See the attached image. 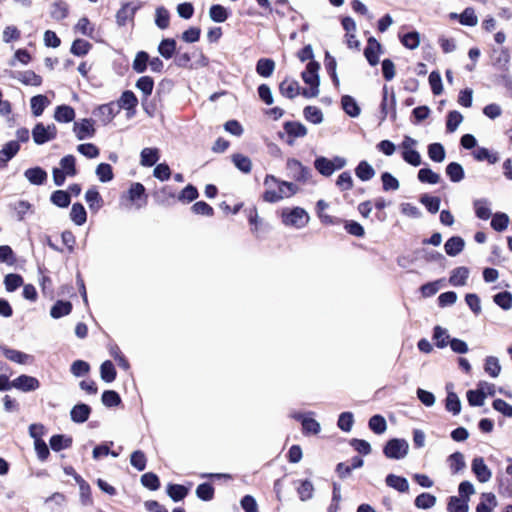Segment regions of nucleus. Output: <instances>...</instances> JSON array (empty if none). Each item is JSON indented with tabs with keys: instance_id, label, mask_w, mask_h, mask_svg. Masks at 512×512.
Masks as SVG:
<instances>
[{
	"instance_id": "f257e3e1",
	"label": "nucleus",
	"mask_w": 512,
	"mask_h": 512,
	"mask_svg": "<svg viewBox=\"0 0 512 512\" xmlns=\"http://www.w3.org/2000/svg\"><path fill=\"white\" fill-rule=\"evenodd\" d=\"M264 185L268 187L262 198L265 202L276 203L284 197H290L299 192V187L290 181L279 180L274 175H266Z\"/></svg>"
},
{
	"instance_id": "f03ea898",
	"label": "nucleus",
	"mask_w": 512,
	"mask_h": 512,
	"mask_svg": "<svg viewBox=\"0 0 512 512\" xmlns=\"http://www.w3.org/2000/svg\"><path fill=\"white\" fill-rule=\"evenodd\" d=\"M287 176L295 182L307 184L312 178V170L295 158L286 161Z\"/></svg>"
},
{
	"instance_id": "7ed1b4c3",
	"label": "nucleus",
	"mask_w": 512,
	"mask_h": 512,
	"mask_svg": "<svg viewBox=\"0 0 512 512\" xmlns=\"http://www.w3.org/2000/svg\"><path fill=\"white\" fill-rule=\"evenodd\" d=\"M417 145L418 142L416 139L410 136H404L403 141L399 146L403 160L414 167L421 165L422 162L421 155L416 150Z\"/></svg>"
},
{
	"instance_id": "20e7f679",
	"label": "nucleus",
	"mask_w": 512,
	"mask_h": 512,
	"mask_svg": "<svg viewBox=\"0 0 512 512\" xmlns=\"http://www.w3.org/2000/svg\"><path fill=\"white\" fill-rule=\"evenodd\" d=\"M309 220L308 213L301 207H294L292 209H283L282 222L286 226L295 228H303Z\"/></svg>"
},
{
	"instance_id": "39448f33",
	"label": "nucleus",
	"mask_w": 512,
	"mask_h": 512,
	"mask_svg": "<svg viewBox=\"0 0 512 512\" xmlns=\"http://www.w3.org/2000/svg\"><path fill=\"white\" fill-rule=\"evenodd\" d=\"M31 135L36 145H43L56 138L57 128L54 124L44 125L42 122H38L33 127Z\"/></svg>"
},
{
	"instance_id": "423d86ee",
	"label": "nucleus",
	"mask_w": 512,
	"mask_h": 512,
	"mask_svg": "<svg viewBox=\"0 0 512 512\" xmlns=\"http://www.w3.org/2000/svg\"><path fill=\"white\" fill-rule=\"evenodd\" d=\"M409 451V444L404 439H391L384 446L383 453L389 459H403Z\"/></svg>"
},
{
	"instance_id": "0eeeda50",
	"label": "nucleus",
	"mask_w": 512,
	"mask_h": 512,
	"mask_svg": "<svg viewBox=\"0 0 512 512\" xmlns=\"http://www.w3.org/2000/svg\"><path fill=\"white\" fill-rule=\"evenodd\" d=\"M94 123L92 118H83L75 121L73 124V132L76 138L80 141L93 138L96 133Z\"/></svg>"
},
{
	"instance_id": "6e6552de",
	"label": "nucleus",
	"mask_w": 512,
	"mask_h": 512,
	"mask_svg": "<svg viewBox=\"0 0 512 512\" xmlns=\"http://www.w3.org/2000/svg\"><path fill=\"white\" fill-rule=\"evenodd\" d=\"M118 113L119 106H117L115 102L102 104L93 111V115L97 117L104 125L110 123Z\"/></svg>"
},
{
	"instance_id": "1a4fd4ad",
	"label": "nucleus",
	"mask_w": 512,
	"mask_h": 512,
	"mask_svg": "<svg viewBox=\"0 0 512 512\" xmlns=\"http://www.w3.org/2000/svg\"><path fill=\"white\" fill-rule=\"evenodd\" d=\"M283 128L285 133L288 135L286 142L290 146L294 144L295 138L304 137L307 135V128L298 121H286L283 124Z\"/></svg>"
},
{
	"instance_id": "9d476101",
	"label": "nucleus",
	"mask_w": 512,
	"mask_h": 512,
	"mask_svg": "<svg viewBox=\"0 0 512 512\" xmlns=\"http://www.w3.org/2000/svg\"><path fill=\"white\" fill-rule=\"evenodd\" d=\"M471 469L477 480L481 483H486L492 478V472L482 457H475L472 460Z\"/></svg>"
},
{
	"instance_id": "9b49d317",
	"label": "nucleus",
	"mask_w": 512,
	"mask_h": 512,
	"mask_svg": "<svg viewBox=\"0 0 512 512\" xmlns=\"http://www.w3.org/2000/svg\"><path fill=\"white\" fill-rule=\"evenodd\" d=\"M9 73V75L19 80L24 85H31V86H40L42 84V78L40 75L36 74L34 71L27 70V71H6Z\"/></svg>"
},
{
	"instance_id": "f8f14e48",
	"label": "nucleus",
	"mask_w": 512,
	"mask_h": 512,
	"mask_svg": "<svg viewBox=\"0 0 512 512\" xmlns=\"http://www.w3.org/2000/svg\"><path fill=\"white\" fill-rule=\"evenodd\" d=\"M40 386L39 380L33 376L22 374L13 380V387L23 391L31 392L38 389Z\"/></svg>"
},
{
	"instance_id": "ddd939ff",
	"label": "nucleus",
	"mask_w": 512,
	"mask_h": 512,
	"mask_svg": "<svg viewBox=\"0 0 512 512\" xmlns=\"http://www.w3.org/2000/svg\"><path fill=\"white\" fill-rule=\"evenodd\" d=\"M19 150L18 141L11 140L3 145L0 150V170L7 166V163L17 155Z\"/></svg>"
},
{
	"instance_id": "4468645a",
	"label": "nucleus",
	"mask_w": 512,
	"mask_h": 512,
	"mask_svg": "<svg viewBox=\"0 0 512 512\" xmlns=\"http://www.w3.org/2000/svg\"><path fill=\"white\" fill-rule=\"evenodd\" d=\"M320 65L316 61H309L306 69L302 72L301 76L303 81L309 86H319V71Z\"/></svg>"
},
{
	"instance_id": "2eb2a0df",
	"label": "nucleus",
	"mask_w": 512,
	"mask_h": 512,
	"mask_svg": "<svg viewBox=\"0 0 512 512\" xmlns=\"http://www.w3.org/2000/svg\"><path fill=\"white\" fill-rule=\"evenodd\" d=\"M91 407L85 403H77L70 410V418L74 423L86 422L91 414Z\"/></svg>"
},
{
	"instance_id": "dca6fc26",
	"label": "nucleus",
	"mask_w": 512,
	"mask_h": 512,
	"mask_svg": "<svg viewBox=\"0 0 512 512\" xmlns=\"http://www.w3.org/2000/svg\"><path fill=\"white\" fill-rule=\"evenodd\" d=\"M115 104L119 106V111L121 109H125L128 112L132 111V114H134L135 108L138 105V99L132 91L126 90L121 94L120 98Z\"/></svg>"
},
{
	"instance_id": "f3484780",
	"label": "nucleus",
	"mask_w": 512,
	"mask_h": 512,
	"mask_svg": "<svg viewBox=\"0 0 512 512\" xmlns=\"http://www.w3.org/2000/svg\"><path fill=\"white\" fill-rule=\"evenodd\" d=\"M24 176L32 185H43L48 177L47 172L39 166L28 168Z\"/></svg>"
},
{
	"instance_id": "a211bd4d",
	"label": "nucleus",
	"mask_w": 512,
	"mask_h": 512,
	"mask_svg": "<svg viewBox=\"0 0 512 512\" xmlns=\"http://www.w3.org/2000/svg\"><path fill=\"white\" fill-rule=\"evenodd\" d=\"M138 6H132L131 3H124L116 13V22L118 26H125L129 20H133Z\"/></svg>"
},
{
	"instance_id": "6ab92c4d",
	"label": "nucleus",
	"mask_w": 512,
	"mask_h": 512,
	"mask_svg": "<svg viewBox=\"0 0 512 512\" xmlns=\"http://www.w3.org/2000/svg\"><path fill=\"white\" fill-rule=\"evenodd\" d=\"M279 91L282 96L294 99L300 93V86L296 80L285 79L279 84Z\"/></svg>"
},
{
	"instance_id": "aec40b11",
	"label": "nucleus",
	"mask_w": 512,
	"mask_h": 512,
	"mask_svg": "<svg viewBox=\"0 0 512 512\" xmlns=\"http://www.w3.org/2000/svg\"><path fill=\"white\" fill-rule=\"evenodd\" d=\"M381 52V45L376 39L370 38L364 50V55L371 65H376L379 62V55Z\"/></svg>"
},
{
	"instance_id": "412c9836",
	"label": "nucleus",
	"mask_w": 512,
	"mask_h": 512,
	"mask_svg": "<svg viewBox=\"0 0 512 512\" xmlns=\"http://www.w3.org/2000/svg\"><path fill=\"white\" fill-rule=\"evenodd\" d=\"M75 118V110L73 107L62 104L55 108L54 119L60 123H69Z\"/></svg>"
},
{
	"instance_id": "4be33fe9",
	"label": "nucleus",
	"mask_w": 512,
	"mask_h": 512,
	"mask_svg": "<svg viewBox=\"0 0 512 512\" xmlns=\"http://www.w3.org/2000/svg\"><path fill=\"white\" fill-rule=\"evenodd\" d=\"M158 53L165 59H171L177 51V43L174 38H164L158 45Z\"/></svg>"
},
{
	"instance_id": "5701e85b",
	"label": "nucleus",
	"mask_w": 512,
	"mask_h": 512,
	"mask_svg": "<svg viewBox=\"0 0 512 512\" xmlns=\"http://www.w3.org/2000/svg\"><path fill=\"white\" fill-rule=\"evenodd\" d=\"M160 158L158 148H144L140 153V164L144 167L154 166Z\"/></svg>"
},
{
	"instance_id": "b1692460",
	"label": "nucleus",
	"mask_w": 512,
	"mask_h": 512,
	"mask_svg": "<svg viewBox=\"0 0 512 512\" xmlns=\"http://www.w3.org/2000/svg\"><path fill=\"white\" fill-rule=\"evenodd\" d=\"M0 350L8 360L18 364H25L31 358L30 355L22 351L12 349L6 346H0Z\"/></svg>"
},
{
	"instance_id": "393cba45",
	"label": "nucleus",
	"mask_w": 512,
	"mask_h": 512,
	"mask_svg": "<svg viewBox=\"0 0 512 512\" xmlns=\"http://www.w3.org/2000/svg\"><path fill=\"white\" fill-rule=\"evenodd\" d=\"M50 104V101L49 99L47 98V96L45 95H42V94H39V95H36V96H33L31 99H30V107H31V111H32V114L35 116V117H39L43 114L45 108Z\"/></svg>"
},
{
	"instance_id": "a878e982",
	"label": "nucleus",
	"mask_w": 512,
	"mask_h": 512,
	"mask_svg": "<svg viewBox=\"0 0 512 512\" xmlns=\"http://www.w3.org/2000/svg\"><path fill=\"white\" fill-rule=\"evenodd\" d=\"M388 97H389L388 87L384 86L383 87V99H382V103H381V114H382L381 120H384L387 117L389 108H391L393 110V113H392L393 119L396 118V112L394 109L395 108V94L393 92L391 93L390 102H389Z\"/></svg>"
},
{
	"instance_id": "bb28decb",
	"label": "nucleus",
	"mask_w": 512,
	"mask_h": 512,
	"mask_svg": "<svg viewBox=\"0 0 512 512\" xmlns=\"http://www.w3.org/2000/svg\"><path fill=\"white\" fill-rule=\"evenodd\" d=\"M447 464L452 474L463 471L466 467L464 455L461 452H455L447 458Z\"/></svg>"
},
{
	"instance_id": "cd10ccee",
	"label": "nucleus",
	"mask_w": 512,
	"mask_h": 512,
	"mask_svg": "<svg viewBox=\"0 0 512 512\" xmlns=\"http://www.w3.org/2000/svg\"><path fill=\"white\" fill-rule=\"evenodd\" d=\"M275 69V62L271 58H260L256 63V72L264 78L270 77Z\"/></svg>"
},
{
	"instance_id": "c85d7f7f",
	"label": "nucleus",
	"mask_w": 512,
	"mask_h": 512,
	"mask_svg": "<svg viewBox=\"0 0 512 512\" xmlns=\"http://www.w3.org/2000/svg\"><path fill=\"white\" fill-rule=\"evenodd\" d=\"M464 246V240L459 236H454L446 241L444 249L449 256L454 257L464 249Z\"/></svg>"
},
{
	"instance_id": "c756f323",
	"label": "nucleus",
	"mask_w": 512,
	"mask_h": 512,
	"mask_svg": "<svg viewBox=\"0 0 512 512\" xmlns=\"http://www.w3.org/2000/svg\"><path fill=\"white\" fill-rule=\"evenodd\" d=\"M166 492L174 502H179L187 496L189 490L184 485L169 483Z\"/></svg>"
},
{
	"instance_id": "7c9ffc66",
	"label": "nucleus",
	"mask_w": 512,
	"mask_h": 512,
	"mask_svg": "<svg viewBox=\"0 0 512 512\" xmlns=\"http://www.w3.org/2000/svg\"><path fill=\"white\" fill-rule=\"evenodd\" d=\"M72 310V304L69 301L58 300L51 307L50 316L54 319H59L63 316L70 314Z\"/></svg>"
},
{
	"instance_id": "2f4dec72",
	"label": "nucleus",
	"mask_w": 512,
	"mask_h": 512,
	"mask_svg": "<svg viewBox=\"0 0 512 512\" xmlns=\"http://www.w3.org/2000/svg\"><path fill=\"white\" fill-rule=\"evenodd\" d=\"M70 218L77 226L85 224L87 221V212L82 203L76 202L72 205Z\"/></svg>"
},
{
	"instance_id": "473e14b6",
	"label": "nucleus",
	"mask_w": 512,
	"mask_h": 512,
	"mask_svg": "<svg viewBox=\"0 0 512 512\" xmlns=\"http://www.w3.org/2000/svg\"><path fill=\"white\" fill-rule=\"evenodd\" d=\"M433 339L438 348L443 349L450 345V335L446 328L441 326H435L433 330Z\"/></svg>"
},
{
	"instance_id": "72a5a7b5",
	"label": "nucleus",
	"mask_w": 512,
	"mask_h": 512,
	"mask_svg": "<svg viewBox=\"0 0 512 512\" xmlns=\"http://www.w3.org/2000/svg\"><path fill=\"white\" fill-rule=\"evenodd\" d=\"M50 201L59 208H67L71 203V196L68 191L56 190L50 195Z\"/></svg>"
},
{
	"instance_id": "f704fd0d",
	"label": "nucleus",
	"mask_w": 512,
	"mask_h": 512,
	"mask_svg": "<svg viewBox=\"0 0 512 512\" xmlns=\"http://www.w3.org/2000/svg\"><path fill=\"white\" fill-rule=\"evenodd\" d=\"M315 169L323 176L329 177L334 173L331 159L324 156H317L314 160Z\"/></svg>"
},
{
	"instance_id": "c9c22d12",
	"label": "nucleus",
	"mask_w": 512,
	"mask_h": 512,
	"mask_svg": "<svg viewBox=\"0 0 512 512\" xmlns=\"http://www.w3.org/2000/svg\"><path fill=\"white\" fill-rule=\"evenodd\" d=\"M50 447L53 451H61L72 445V438L63 434H56L50 438Z\"/></svg>"
},
{
	"instance_id": "e433bc0d",
	"label": "nucleus",
	"mask_w": 512,
	"mask_h": 512,
	"mask_svg": "<svg viewBox=\"0 0 512 512\" xmlns=\"http://www.w3.org/2000/svg\"><path fill=\"white\" fill-rule=\"evenodd\" d=\"M448 512H468L469 499L451 496L447 505Z\"/></svg>"
},
{
	"instance_id": "4c0bfd02",
	"label": "nucleus",
	"mask_w": 512,
	"mask_h": 512,
	"mask_svg": "<svg viewBox=\"0 0 512 512\" xmlns=\"http://www.w3.org/2000/svg\"><path fill=\"white\" fill-rule=\"evenodd\" d=\"M469 276V270L466 267H458L451 272L449 282L453 286H464Z\"/></svg>"
},
{
	"instance_id": "58836bf2",
	"label": "nucleus",
	"mask_w": 512,
	"mask_h": 512,
	"mask_svg": "<svg viewBox=\"0 0 512 512\" xmlns=\"http://www.w3.org/2000/svg\"><path fill=\"white\" fill-rule=\"evenodd\" d=\"M116 376L117 372L112 361H104L100 366L101 379L106 383H111L116 379Z\"/></svg>"
},
{
	"instance_id": "ea45409f",
	"label": "nucleus",
	"mask_w": 512,
	"mask_h": 512,
	"mask_svg": "<svg viewBox=\"0 0 512 512\" xmlns=\"http://www.w3.org/2000/svg\"><path fill=\"white\" fill-rule=\"evenodd\" d=\"M69 8L66 2L57 1L51 6L50 15L56 21H61L68 16Z\"/></svg>"
},
{
	"instance_id": "a19ab883",
	"label": "nucleus",
	"mask_w": 512,
	"mask_h": 512,
	"mask_svg": "<svg viewBox=\"0 0 512 512\" xmlns=\"http://www.w3.org/2000/svg\"><path fill=\"white\" fill-rule=\"evenodd\" d=\"M85 200L91 210H99L102 206L103 200L96 188H90L85 193Z\"/></svg>"
},
{
	"instance_id": "79ce46f5",
	"label": "nucleus",
	"mask_w": 512,
	"mask_h": 512,
	"mask_svg": "<svg viewBox=\"0 0 512 512\" xmlns=\"http://www.w3.org/2000/svg\"><path fill=\"white\" fill-rule=\"evenodd\" d=\"M357 177L362 181H369L375 176V170L367 161H361L355 169Z\"/></svg>"
},
{
	"instance_id": "37998d69",
	"label": "nucleus",
	"mask_w": 512,
	"mask_h": 512,
	"mask_svg": "<svg viewBox=\"0 0 512 512\" xmlns=\"http://www.w3.org/2000/svg\"><path fill=\"white\" fill-rule=\"evenodd\" d=\"M386 484L399 492H407L409 489L407 479L394 474H389L386 477Z\"/></svg>"
},
{
	"instance_id": "c03bdc74",
	"label": "nucleus",
	"mask_w": 512,
	"mask_h": 512,
	"mask_svg": "<svg viewBox=\"0 0 512 512\" xmlns=\"http://www.w3.org/2000/svg\"><path fill=\"white\" fill-rule=\"evenodd\" d=\"M227 9L220 4H213L209 9V17L216 23H223L228 19Z\"/></svg>"
},
{
	"instance_id": "a18cd8bd",
	"label": "nucleus",
	"mask_w": 512,
	"mask_h": 512,
	"mask_svg": "<svg viewBox=\"0 0 512 512\" xmlns=\"http://www.w3.org/2000/svg\"><path fill=\"white\" fill-rule=\"evenodd\" d=\"M232 162L235 165V167L241 172L245 174L251 172L252 162L249 157L240 153H236L232 155Z\"/></svg>"
},
{
	"instance_id": "49530a36",
	"label": "nucleus",
	"mask_w": 512,
	"mask_h": 512,
	"mask_svg": "<svg viewBox=\"0 0 512 512\" xmlns=\"http://www.w3.org/2000/svg\"><path fill=\"white\" fill-rule=\"evenodd\" d=\"M91 48L92 45L88 41L77 38L73 41L70 52L75 56L82 57L88 54Z\"/></svg>"
},
{
	"instance_id": "de8ad7c7",
	"label": "nucleus",
	"mask_w": 512,
	"mask_h": 512,
	"mask_svg": "<svg viewBox=\"0 0 512 512\" xmlns=\"http://www.w3.org/2000/svg\"><path fill=\"white\" fill-rule=\"evenodd\" d=\"M135 86L143 93L144 99H147L153 92L154 80L150 76H141Z\"/></svg>"
},
{
	"instance_id": "09e8293b",
	"label": "nucleus",
	"mask_w": 512,
	"mask_h": 512,
	"mask_svg": "<svg viewBox=\"0 0 512 512\" xmlns=\"http://www.w3.org/2000/svg\"><path fill=\"white\" fill-rule=\"evenodd\" d=\"M59 169L63 170L68 176L73 177L77 174L76 158L69 154L61 158Z\"/></svg>"
},
{
	"instance_id": "8fccbe9b",
	"label": "nucleus",
	"mask_w": 512,
	"mask_h": 512,
	"mask_svg": "<svg viewBox=\"0 0 512 512\" xmlns=\"http://www.w3.org/2000/svg\"><path fill=\"white\" fill-rule=\"evenodd\" d=\"M149 63V54L146 51H139L133 61L132 68L136 73H144Z\"/></svg>"
},
{
	"instance_id": "3c124183",
	"label": "nucleus",
	"mask_w": 512,
	"mask_h": 512,
	"mask_svg": "<svg viewBox=\"0 0 512 512\" xmlns=\"http://www.w3.org/2000/svg\"><path fill=\"white\" fill-rule=\"evenodd\" d=\"M485 372L492 378H497L501 372V365L495 356H488L484 363Z\"/></svg>"
},
{
	"instance_id": "603ef678",
	"label": "nucleus",
	"mask_w": 512,
	"mask_h": 512,
	"mask_svg": "<svg viewBox=\"0 0 512 512\" xmlns=\"http://www.w3.org/2000/svg\"><path fill=\"white\" fill-rule=\"evenodd\" d=\"M304 118L313 124H320L323 121V113L316 106H306L303 110Z\"/></svg>"
},
{
	"instance_id": "864d4df0",
	"label": "nucleus",
	"mask_w": 512,
	"mask_h": 512,
	"mask_svg": "<svg viewBox=\"0 0 512 512\" xmlns=\"http://www.w3.org/2000/svg\"><path fill=\"white\" fill-rule=\"evenodd\" d=\"M429 158L437 163H441L445 160L446 152L444 146L440 143H432L428 146Z\"/></svg>"
},
{
	"instance_id": "5fc2aeb1",
	"label": "nucleus",
	"mask_w": 512,
	"mask_h": 512,
	"mask_svg": "<svg viewBox=\"0 0 512 512\" xmlns=\"http://www.w3.org/2000/svg\"><path fill=\"white\" fill-rule=\"evenodd\" d=\"M170 14L169 11L163 7H157L155 12V24L159 29H166L169 27Z\"/></svg>"
},
{
	"instance_id": "6e6d98bb",
	"label": "nucleus",
	"mask_w": 512,
	"mask_h": 512,
	"mask_svg": "<svg viewBox=\"0 0 512 512\" xmlns=\"http://www.w3.org/2000/svg\"><path fill=\"white\" fill-rule=\"evenodd\" d=\"M145 192H146V189L143 184H141L139 182L133 183V184H131V186L128 190L129 199L132 202L143 199L144 204H146L147 195Z\"/></svg>"
},
{
	"instance_id": "4d7b16f0",
	"label": "nucleus",
	"mask_w": 512,
	"mask_h": 512,
	"mask_svg": "<svg viewBox=\"0 0 512 512\" xmlns=\"http://www.w3.org/2000/svg\"><path fill=\"white\" fill-rule=\"evenodd\" d=\"M474 209L476 216L482 220H487L491 217V209L489 203L485 199H478L474 201Z\"/></svg>"
},
{
	"instance_id": "13d9d810",
	"label": "nucleus",
	"mask_w": 512,
	"mask_h": 512,
	"mask_svg": "<svg viewBox=\"0 0 512 512\" xmlns=\"http://www.w3.org/2000/svg\"><path fill=\"white\" fill-rule=\"evenodd\" d=\"M5 289L8 292H14L23 285V277L20 274L9 273L4 278Z\"/></svg>"
},
{
	"instance_id": "bf43d9fd",
	"label": "nucleus",
	"mask_w": 512,
	"mask_h": 512,
	"mask_svg": "<svg viewBox=\"0 0 512 512\" xmlns=\"http://www.w3.org/2000/svg\"><path fill=\"white\" fill-rule=\"evenodd\" d=\"M141 484L151 490L156 491L160 488L159 477L153 472L144 473L140 478Z\"/></svg>"
},
{
	"instance_id": "052dcab7",
	"label": "nucleus",
	"mask_w": 512,
	"mask_h": 512,
	"mask_svg": "<svg viewBox=\"0 0 512 512\" xmlns=\"http://www.w3.org/2000/svg\"><path fill=\"white\" fill-rule=\"evenodd\" d=\"M95 173L102 183L110 182L114 177L112 166L108 163H100Z\"/></svg>"
},
{
	"instance_id": "680f3d73",
	"label": "nucleus",
	"mask_w": 512,
	"mask_h": 512,
	"mask_svg": "<svg viewBox=\"0 0 512 512\" xmlns=\"http://www.w3.org/2000/svg\"><path fill=\"white\" fill-rule=\"evenodd\" d=\"M446 174L452 182H460L464 178L463 167L457 162L447 165Z\"/></svg>"
},
{
	"instance_id": "e2e57ef3",
	"label": "nucleus",
	"mask_w": 512,
	"mask_h": 512,
	"mask_svg": "<svg viewBox=\"0 0 512 512\" xmlns=\"http://www.w3.org/2000/svg\"><path fill=\"white\" fill-rule=\"evenodd\" d=\"M369 428L375 434H383L387 430V422L381 415H374L369 420Z\"/></svg>"
},
{
	"instance_id": "0e129e2a",
	"label": "nucleus",
	"mask_w": 512,
	"mask_h": 512,
	"mask_svg": "<svg viewBox=\"0 0 512 512\" xmlns=\"http://www.w3.org/2000/svg\"><path fill=\"white\" fill-rule=\"evenodd\" d=\"M195 492L197 497L202 501H210L214 497V487L208 482L199 484Z\"/></svg>"
},
{
	"instance_id": "69168bd1",
	"label": "nucleus",
	"mask_w": 512,
	"mask_h": 512,
	"mask_svg": "<svg viewBox=\"0 0 512 512\" xmlns=\"http://www.w3.org/2000/svg\"><path fill=\"white\" fill-rule=\"evenodd\" d=\"M436 497L430 493H421L415 498V506L419 509H429L436 504Z\"/></svg>"
},
{
	"instance_id": "338daca9",
	"label": "nucleus",
	"mask_w": 512,
	"mask_h": 512,
	"mask_svg": "<svg viewBox=\"0 0 512 512\" xmlns=\"http://www.w3.org/2000/svg\"><path fill=\"white\" fill-rule=\"evenodd\" d=\"M510 219L506 213H495L491 220V226L496 231H504L509 225Z\"/></svg>"
},
{
	"instance_id": "774afa93",
	"label": "nucleus",
	"mask_w": 512,
	"mask_h": 512,
	"mask_svg": "<svg viewBox=\"0 0 512 512\" xmlns=\"http://www.w3.org/2000/svg\"><path fill=\"white\" fill-rule=\"evenodd\" d=\"M101 401L106 407H116L121 403V397L114 390H105L102 393Z\"/></svg>"
}]
</instances>
